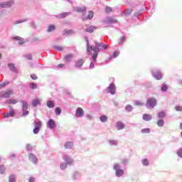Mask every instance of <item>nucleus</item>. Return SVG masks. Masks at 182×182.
<instances>
[{"label": "nucleus", "mask_w": 182, "mask_h": 182, "mask_svg": "<svg viewBox=\"0 0 182 182\" xmlns=\"http://www.w3.org/2000/svg\"><path fill=\"white\" fill-rule=\"evenodd\" d=\"M84 39L86 42L87 55H92V51L94 52L91 57L93 62H97V56H99V52H102V50H107V48H109V46H107L103 43H97V41H95V46H90L89 44V38L85 36Z\"/></svg>", "instance_id": "obj_1"}, {"label": "nucleus", "mask_w": 182, "mask_h": 182, "mask_svg": "<svg viewBox=\"0 0 182 182\" xmlns=\"http://www.w3.org/2000/svg\"><path fill=\"white\" fill-rule=\"evenodd\" d=\"M157 106V100L154 97L148 98L146 103V109H154Z\"/></svg>", "instance_id": "obj_2"}, {"label": "nucleus", "mask_w": 182, "mask_h": 182, "mask_svg": "<svg viewBox=\"0 0 182 182\" xmlns=\"http://www.w3.org/2000/svg\"><path fill=\"white\" fill-rule=\"evenodd\" d=\"M113 170L115 171L116 177H122L124 174V170L122 169V167L119 164H114Z\"/></svg>", "instance_id": "obj_3"}, {"label": "nucleus", "mask_w": 182, "mask_h": 182, "mask_svg": "<svg viewBox=\"0 0 182 182\" xmlns=\"http://www.w3.org/2000/svg\"><path fill=\"white\" fill-rule=\"evenodd\" d=\"M21 103H22V112L23 114H21V117H26L28 114H29V111H28V109H29V105H28V102L26 100H21Z\"/></svg>", "instance_id": "obj_4"}, {"label": "nucleus", "mask_w": 182, "mask_h": 182, "mask_svg": "<svg viewBox=\"0 0 182 182\" xmlns=\"http://www.w3.org/2000/svg\"><path fill=\"white\" fill-rule=\"evenodd\" d=\"M152 76L156 80H161L163 79V74H161V71L159 68H154L152 70Z\"/></svg>", "instance_id": "obj_5"}, {"label": "nucleus", "mask_w": 182, "mask_h": 182, "mask_svg": "<svg viewBox=\"0 0 182 182\" xmlns=\"http://www.w3.org/2000/svg\"><path fill=\"white\" fill-rule=\"evenodd\" d=\"M12 95H14V90H12L0 92V97H3L4 99H9Z\"/></svg>", "instance_id": "obj_6"}, {"label": "nucleus", "mask_w": 182, "mask_h": 182, "mask_svg": "<svg viewBox=\"0 0 182 182\" xmlns=\"http://www.w3.org/2000/svg\"><path fill=\"white\" fill-rule=\"evenodd\" d=\"M107 92L112 95H116V85L114 83H110L107 87Z\"/></svg>", "instance_id": "obj_7"}, {"label": "nucleus", "mask_w": 182, "mask_h": 182, "mask_svg": "<svg viewBox=\"0 0 182 182\" xmlns=\"http://www.w3.org/2000/svg\"><path fill=\"white\" fill-rule=\"evenodd\" d=\"M63 159L64 160V161H65V164H67V165L68 166H73V164H75V161L73 160V159H72V157H70L68 155H63Z\"/></svg>", "instance_id": "obj_8"}, {"label": "nucleus", "mask_w": 182, "mask_h": 182, "mask_svg": "<svg viewBox=\"0 0 182 182\" xmlns=\"http://www.w3.org/2000/svg\"><path fill=\"white\" fill-rule=\"evenodd\" d=\"M28 160L29 161H31L33 164H38V156L36 155L33 154V153H29L28 154Z\"/></svg>", "instance_id": "obj_9"}, {"label": "nucleus", "mask_w": 182, "mask_h": 182, "mask_svg": "<svg viewBox=\"0 0 182 182\" xmlns=\"http://www.w3.org/2000/svg\"><path fill=\"white\" fill-rule=\"evenodd\" d=\"M41 127H42V122H35V127L33 130V133H34V134H38V133L41 132Z\"/></svg>", "instance_id": "obj_10"}, {"label": "nucleus", "mask_w": 182, "mask_h": 182, "mask_svg": "<svg viewBox=\"0 0 182 182\" xmlns=\"http://www.w3.org/2000/svg\"><path fill=\"white\" fill-rule=\"evenodd\" d=\"M93 16H95V13H93V11H90L87 16H85V14H82L81 19L82 21H87L89 19H92Z\"/></svg>", "instance_id": "obj_11"}, {"label": "nucleus", "mask_w": 182, "mask_h": 182, "mask_svg": "<svg viewBox=\"0 0 182 182\" xmlns=\"http://www.w3.org/2000/svg\"><path fill=\"white\" fill-rule=\"evenodd\" d=\"M14 5V1H4L0 3V8H11Z\"/></svg>", "instance_id": "obj_12"}, {"label": "nucleus", "mask_w": 182, "mask_h": 182, "mask_svg": "<svg viewBox=\"0 0 182 182\" xmlns=\"http://www.w3.org/2000/svg\"><path fill=\"white\" fill-rule=\"evenodd\" d=\"M85 116V111L81 107H77L75 111V117H83Z\"/></svg>", "instance_id": "obj_13"}, {"label": "nucleus", "mask_w": 182, "mask_h": 182, "mask_svg": "<svg viewBox=\"0 0 182 182\" xmlns=\"http://www.w3.org/2000/svg\"><path fill=\"white\" fill-rule=\"evenodd\" d=\"M48 129H50L51 130H53V129H55V127H56V122H55V119H50L48 121Z\"/></svg>", "instance_id": "obj_14"}, {"label": "nucleus", "mask_w": 182, "mask_h": 182, "mask_svg": "<svg viewBox=\"0 0 182 182\" xmlns=\"http://www.w3.org/2000/svg\"><path fill=\"white\" fill-rule=\"evenodd\" d=\"M85 63V60L83 59L80 58L78 59L77 61H75V66L77 69H80L82 66H83V64Z\"/></svg>", "instance_id": "obj_15"}, {"label": "nucleus", "mask_w": 182, "mask_h": 182, "mask_svg": "<svg viewBox=\"0 0 182 182\" xmlns=\"http://www.w3.org/2000/svg\"><path fill=\"white\" fill-rule=\"evenodd\" d=\"M15 117V109L13 108H10V112H6L4 114V117L8 118V117Z\"/></svg>", "instance_id": "obj_16"}, {"label": "nucleus", "mask_w": 182, "mask_h": 182, "mask_svg": "<svg viewBox=\"0 0 182 182\" xmlns=\"http://www.w3.org/2000/svg\"><path fill=\"white\" fill-rule=\"evenodd\" d=\"M9 70H11V72H13L14 73H18V70L16 69V67L15 66V64L14 63H9L7 65Z\"/></svg>", "instance_id": "obj_17"}, {"label": "nucleus", "mask_w": 182, "mask_h": 182, "mask_svg": "<svg viewBox=\"0 0 182 182\" xmlns=\"http://www.w3.org/2000/svg\"><path fill=\"white\" fill-rule=\"evenodd\" d=\"M75 12L77 14H85L86 12V6H78L75 9Z\"/></svg>", "instance_id": "obj_18"}, {"label": "nucleus", "mask_w": 182, "mask_h": 182, "mask_svg": "<svg viewBox=\"0 0 182 182\" xmlns=\"http://www.w3.org/2000/svg\"><path fill=\"white\" fill-rule=\"evenodd\" d=\"M15 41H18L19 45L25 44V42L28 41V40H24L23 38H21L20 36H14L13 38Z\"/></svg>", "instance_id": "obj_19"}, {"label": "nucleus", "mask_w": 182, "mask_h": 182, "mask_svg": "<svg viewBox=\"0 0 182 182\" xmlns=\"http://www.w3.org/2000/svg\"><path fill=\"white\" fill-rule=\"evenodd\" d=\"M19 102L18 100H15L14 98H10L7 100H6L5 103L6 105H16Z\"/></svg>", "instance_id": "obj_20"}, {"label": "nucleus", "mask_w": 182, "mask_h": 182, "mask_svg": "<svg viewBox=\"0 0 182 182\" xmlns=\"http://www.w3.org/2000/svg\"><path fill=\"white\" fill-rule=\"evenodd\" d=\"M107 141L109 146H110L111 147H113V146H117V144H119V141L115 139H108Z\"/></svg>", "instance_id": "obj_21"}, {"label": "nucleus", "mask_w": 182, "mask_h": 182, "mask_svg": "<svg viewBox=\"0 0 182 182\" xmlns=\"http://www.w3.org/2000/svg\"><path fill=\"white\" fill-rule=\"evenodd\" d=\"M124 124L122 121H119L116 123V127L117 130H123L124 129Z\"/></svg>", "instance_id": "obj_22"}, {"label": "nucleus", "mask_w": 182, "mask_h": 182, "mask_svg": "<svg viewBox=\"0 0 182 182\" xmlns=\"http://www.w3.org/2000/svg\"><path fill=\"white\" fill-rule=\"evenodd\" d=\"M70 12L63 13L60 14L55 15V18H58V19H63V18H66V16H68L70 14Z\"/></svg>", "instance_id": "obj_23"}, {"label": "nucleus", "mask_w": 182, "mask_h": 182, "mask_svg": "<svg viewBox=\"0 0 182 182\" xmlns=\"http://www.w3.org/2000/svg\"><path fill=\"white\" fill-rule=\"evenodd\" d=\"M73 56H75V54L73 53L66 55L64 56V60H65V62H70V60L73 59Z\"/></svg>", "instance_id": "obj_24"}, {"label": "nucleus", "mask_w": 182, "mask_h": 182, "mask_svg": "<svg viewBox=\"0 0 182 182\" xmlns=\"http://www.w3.org/2000/svg\"><path fill=\"white\" fill-rule=\"evenodd\" d=\"M120 55V51L119 50H116L113 53V54L109 56V60H112V59H116V58H117V56H119Z\"/></svg>", "instance_id": "obj_25"}, {"label": "nucleus", "mask_w": 182, "mask_h": 182, "mask_svg": "<svg viewBox=\"0 0 182 182\" xmlns=\"http://www.w3.org/2000/svg\"><path fill=\"white\" fill-rule=\"evenodd\" d=\"M75 33H76V32L73 30H64L63 31V35H67V36H69V35H75Z\"/></svg>", "instance_id": "obj_26"}, {"label": "nucleus", "mask_w": 182, "mask_h": 182, "mask_svg": "<svg viewBox=\"0 0 182 182\" xmlns=\"http://www.w3.org/2000/svg\"><path fill=\"white\" fill-rule=\"evenodd\" d=\"M143 120H145V122H150L151 120L152 117L151 114H144L142 117Z\"/></svg>", "instance_id": "obj_27"}, {"label": "nucleus", "mask_w": 182, "mask_h": 182, "mask_svg": "<svg viewBox=\"0 0 182 182\" xmlns=\"http://www.w3.org/2000/svg\"><path fill=\"white\" fill-rule=\"evenodd\" d=\"M65 149H70L73 148V142L68 141L64 144Z\"/></svg>", "instance_id": "obj_28"}, {"label": "nucleus", "mask_w": 182, "mask_h": 182, "mask_svg": "<svg viewBox=\"0 0 182 182\" xmlns=\"http://www.w3.org/2000/svg\"><path fill=\"white\" fill-rule=\"evenodd\" d=\"M105 22L107 23H116L117 21L112 17H107Z\"/></svg>", "instance_id": "obj_29"}, {"label": "nucleus", "mask_w": 182, "mask_h": 182, "mask_svg": "<svg viewBox=\"0 0 182 182\" xmlns=\"http://www.w3.org/2000/svg\"><path fill=\"white\" fill-rule=\"evenodd\" d=\"M157 117L159 119H164V117H166V112L161 111V112H158Z\"/></svg>", "instance_id": "obj_30"}, {"label": "nucleus", "mask_w": 182, "mask_h": 182, "mask_svg": "<svg viewBox=\"0 0 182 182\" xmlns=\"http://www.w3.org/2000/svg\"><path fill=\"white\" fill-rule=\"evenodd\" d=\"M47 107H48V109H53V107H55V102L52 100L47 101Z\"/></svg>", "instance_id": "obj_31"}, {"label": "nucleus", "mask_w": 182, "mask_h": 182, "mask_svg": "<svg viewBox=\"0 0 182 182\" xmlns=\"http://www.w3.org/2000/svg\"><path fill=\"white\" fill-rule=\"evenodd\" d=\"M167 90H168V85H167L166 84H162L161 87V91L162 92V93H166V92H167Z\"/></svg>", "instance_id": "obj_32"}, {"label": "nucleus", "mask_w": 182, "mask_h": 182, "mask_svg": "<svg viewBox=\"0 0 182 182\" xmlns=\"http://www.w3.org/2000/svg\"><path fill=\"white\" fill-rule=\"evenodd\" d=\"M124 110L125 112H127V113H130L133 112V106H132L131 105H127V106H125Z\"/></svg>", "instance_id": "obj_33"}, {"label": "nucleus", "mask_w": 182, "mask_h": 182, "mask_svg": "<svg viewBox=\"0 0 182 182\" xmlns=\"http://www.w3.org/2000/svg\"><path fill=\"white\" fill-rule=\"evenodd\" d=\"M9 182H16V175L11 174L9 177Z\"/></svg>", "instance_id": "obj_34"}, {"label": "nucleus", "mask_w": 182, "mask_h": 182, "mask_svg": "<svg viewBox=\"0 0 182 182\" xmlns=\"http://www.w3.org/2000/svg\"><path fill=\"white\" fill-rule=\"evenodd\" d=\"M38 105H41V100L39 99H35L32 101V106L36 107Z\"/></svg>", "instance_id": "obj_35"}, {"label": "nucleus", "mask_w": 182, "mask_h": 182, "mask_svg": "<svg viewBox=\"0 0 182 182\" xmlns=\"http://www.w3.org/2000/svg\"><path fill=\"white\" fill-rule=\"evenodd\" d=\"M95 29H96L95 26H91L86 28V32H88L89 33H93Z\"/></svg>", "instance_id": "obj_36"}, {"label": "nucleus", "mask_w": 182, "mask_h": 182, "mask_svg": "<svg viewBox=\"0 0 182 182\" xmlns=\"http://www.w3.org/2000/svg\"><path fill=\"white\" fill-rule=\"evenodd\" d=\"M60 170H66L68 168V164L66 162H61L60 164Z\"/></svg>", "instance_id": "obj_37"}, {"label": "nucleus", "mask_w": 182, "mask_h": 182, "mask_svg": "<svg viewBox=\"0 0 182 182\" xmlns=\"http://www.w3.org/2000/svg\"><path fill=\"white\" fill-rule=\"evenodd\" d=\"M55 113L56 116H60V114H62V109H60V107H55Z\"/></svg>", "instance_id": "obj_38"}, {"label": "nucleus", "mask_w": 182, "mask_h": 182, "mask_svg": "<svg viewBox=\"0 0 182 182\" xmlns=\"http://www.w3.org/2000/svg\"><path fill=\"white\" fill-rule=\"evenodd\" d=\"M124 42H126L125 36H122L118 40V43H119V45H120V46H122L123 43H124Z\"/></svg>", "instance_id": "obj_39"}, {"label": "nucleus", "mask_w": 182, "mask_h": 182, "mask_svg": "<svg viewBox=\"0 0 182 182\" xmlns=\"http://www.w3.org/2000/svg\"><path fill=\"white\" fill-rule=\"evenodd\" d=\"M6 171V167H5V165H0V174H5Z\"/></svg>", "instance_id": "obj_40"}, {"label": "nucleus", "mask_w": 182, "mask_h": 182, "mask_svg": "<svg viewBox=\"0 0 182 182\" xmlns=\"http://www.w3.org/2000/svg\"><path fill=\"white\" fill-rule=\"evenodd\" d=\"M132 12H133V10L128 9L124 11L123 15L129 16V15H132Z\"/></svg>", "instance_id": "obj_41"}, {"label": "nucleus", "mask_w": 182, "mask_h": 182, "mask_svg": "<svg viewBox=\"0 0 182 182\" xmlns=\"http://www.w3.org/2000/svg\"><path fill=\"white\" fill-rule=\"evenodd\" d=\"M156 124L159 127H163L164 126V119H159Z\"/></svg>", "instance_id": "obj_42"}, {"label": "nucleus", "mask_w": 182, "mask_h": 182, "mask_svg": "<svg viewBox=\"0 0 182 182\" xmlns=\"http://www.w3.org/2000/svg\"><path fill=\"white\" fill-rule=\"evenodd\" d=\"M141 164H143V166L147 167L150 164V162L149 161V159H144L141 160Z\"/></svg>", "instance_id": "obj_43"}, {"label": "nucleus", "mask_w": 182, "mask_h": 182, "mask_svg": "<svg viewBox=\"0 0 182 182\" xmlns=\"http://www.w3.org/2000/svg\"><path fill=\"white\" fill-rule=\"evenodd\" d=\"M29 87L30 89L35 90V89H38V84L35 82H31L30 83Z\"/></svg>", "instance_id": "obj_44"}, {"label": "nucleus", "mask_w": 182, "mask_h": 182, "mask_svg": "<svg viewBox=\"0 0 182 182\" xmlns=\"http://www.w3.org/2000/svg\"><path fill=\"white\" fill-rule=\"evenodd\" d=\"M100 122H102V123H106V122H107V116L102 115L100 117Z\"/></svg>", "instance_id": "obj_45"}, {"label": "nucleus", "mask_w": 182, "mask_h": 182, "mask_svg": "<svg viewBox=\"0 0 182 182\" xmlns=\"http://www.w3.org/2000/svg\"><path fill=\"white\" fill-rule=\"evenodd\" d=\"M80 177V173L79 172H75L73 174V180H77Z\"/></svg>", "instance_id": "obj_46"}, {"label": "nucleus", "mask_w": 182, "mask_h": 182, "mask_svg": "<svg viewBox=\"0 0 182 182\" xmlns=\"http://www.w3.org/2000/svg\"><path fill=\"white\" fill-rule=\"evenodd\" d=\"M56 29V26L55 25H50L47 30L48 32H53Z\"/></svg>", "instance_id": "obj_47"}, {"label": "nucleus", "mask_w": 182, "mask_h": 182, "mask_svg": "<svg viewBox=\"0 0 182 182\" xmlns=\"http://www.w3.org/2000/svg\"><path fill=\"white\" fill-rule=\"evenodd\" d=\"M141 133L143 134H149L150 133V129L149 128H144L141 130Z\"/></svg>", "instance_id": "obj_48"}, {"label": "nucleus", "mask_w": 182, "mask_h": 182, "mask_svg": "<svg viewBox=\"0 0 182 182\" xmlns=\"http://www.w3.org/2000/svg\"><path fill=\"white\" fill-rule=\"evenodd\" d=\"M23 57L27 59V60H33V57H32V54L29 53V54H26L23 55Z\"/></svg>", "instance_id": "obj_49"}, {"label": "nucleus", "mask_w": 182, "mask_h": 182, "mask_svg": "<svg viewBox=\"0 0 182 182\" xmlns=\"http://www.w3.org/2000/svg\"><path fill=\"white\" fill-rule=\"evenodd\" d=\"M26 149L27 151H32V149H33V147L31 144H26Z\"/></svg>", "instance_id": "obj_50"}, {"label": "nucleus", "mask_w": 182, "mask_h": 182, "mask_svg": "<svg viewBox=\"0 0 182 182\" xmlns=\"http://www.w3.org/2000/svg\"><path fill=\"white\" fill-rule=\"evenodd\" d=\"M26 21H28L27 19H24V20H18V21H16L14 23V25H19V23H23V22H26Z\"/></svg>", "instance_id": "obj_51"}, {"label": "nucleus", "mask_w": 182, "mask_h": 182, "mask_svg": "<svg viewBox=\"0 0 182 182\" xmlns=\"http://www.w3.org/2000/svg\"><path fill=\"white\" fill-rule=\"evenodd\" d=\"M54 48H55L58 52H62V50H63V47L60 46H54Z\"/></svg>", "instance_id": "obj_52"}, {"label": "nucleus", "mask_w": 182, "mask_h": 182, "mask_svg": "<svg viewBox=\"0 0 182 182\" xmlns=\"http://www.w3.org/2000/svg\"><path fill=\"white\" fill-rule=\"evenodd\" d=\"M8 85H9V82H8V81L1 83L0 89H2L3 87H5L6 86H8Z\"/></svg>", "instance_id": "obj_53"}, {"label": "nucleus", "mask_w": 182, "mask_h": 182, "mask_svg": "<svg viewBox=\"0 0 182 182\" xmlns=\"http://www.w3.org/2000/svg\"><path fill=\"white\" fill-rule=\"evenodd\" d=\"M122 164H123L124 166H127V164H129V159H122Z\"/></svg>", "instance_id": "obj_54"}, {"label": "nucleus", "mask_w": 182, "mask_h": 182, "mask_svg": "<svg viewBox=\"0 0 182 182\" xmlns=\"http://www.w3.org/2000/svg\"><path fill=\"white\" fill-rule=\"evenodd\" d=\"M39 62H36V65H33V63L30 62L29 63V65L31 66V68H36V66H39Z\"/></svg>", "instance_id": "obj_55"}, {"label": "nucleus", "mask_w": 182, "mask_h": 182, "mask_svg": "<svg viewBox=\"0 0 182 182\" xmlns=\"http://www.w3.org/2000/svg\"><path fill=\"white\" fill-rule=\"evenodd\" d=\"M176 154L178 156V157H180L181 159H182V148L179 149L176 151Z\"/></svg>", "instance_id": "obj_56"}, {"label": "nucleus", "mask_w": 182, "mask_h": 182, "mask_svg": "<svg viewBox=\"0 0 182 182\" xmlns=\"http://www.w3.org/2000/svg\"><path fill=\"white\" fill-rule=\"evenodd\" d=\"M112 11H113V9L112 7L107 6L105 8V12H107V14H110Z\"/></svg>", "instance_id": "obj_57"}, {"label": "nucleus", "mask_w": 182, "mask_h": 182, "mask_svg": "<svg viewBox=\"0 0 182 182\" xmlns=\"http://www.w3.org/2000/svg\"><path fill=\"white\" fill-rule=\"evenodd\" d=\"M175 109L176 112H182V106L181 105H176L175 107Z\"/></svg>", "instance_id": "obj_58"}, {"label": "nucleus", "mask_w": 182, "mask_h": 182, "mask_svg": "<svg viewBox=\"0 0 182 182\" xmlns=\"http://www.w3.org/2000/svg\"><path fill=\"white\" fill-rule=\"evenodd\" d=\"M135 106H144V103L137 100L135 102Z\"/></svg>", "instance_id": "obj_59"}, {"label": "nucleus", "mask_w": 182, "mask_h": 182, "mask_svg": "<svg viewBox=\"0 0 182 182\" xmlns=\"http://www.w3.org/2000/svg\"><path fill=\"white\" fill-rule=\"evenodd\" d=\"M145 87H146V89H151V87H153V85L151 84V82H148L146 84Z\"/></svg>", "instance_id": "obj_60"}, {"label": "nucleus", "mask_w": 182, "mask_h": 182, "mask_svg": "<svg viewBox=\"0 0 182 182\" xmlns=\"http://www.w3.org/2000/svg\"><path fill=\"white\" fill-rule=\"evenodd\" d=\"M96 63V62H91L89 66V69H95V63Z\"/></svg>", "instance_id": "obj_61"}, {"label": "nucleus", "mask_w": 182, "mask_h": 182, "mask_svg": "<svg viewBox=\"0 0 182 182\" xmlns=\"http://www.w3.org/2000/svg\"><path fill=\"white\" fill-rule=\"evenodd\" d=\"M31 77L33 79V80H36L38 79V76H36L35 74H31Z\"/></svg>", "instance_id": "obj_62"}, {"label": "nucleus", "mask_w": 182, "mask_h": 182, "mask_svg": "<svg viewBox=\"0 0 182 182\" xmlns=\"http://www.w3.org/2000/svg\"><path fill=\"white\" fill-rule=\"evenodd\" d=\"M87 117L89 120H92V119H93V115L92 114H88L87 115Z\"/></svg>", "instance_id": "obj_63"}, {"label": "nucleus", "mask_w": 182, "mask_h": 182, "mask_svg": "<svg viewBox=\"0 0 182 182\" xmlns=\"http://www.w3.org/2000/svg\"><path fill=\"white\" fill-rule=\"evenodd\" d=\"M28 182H35V178H33V177L29 178Z\"/></svg>", "instance_id": "obj_64"}]
</instances>
